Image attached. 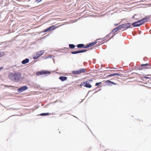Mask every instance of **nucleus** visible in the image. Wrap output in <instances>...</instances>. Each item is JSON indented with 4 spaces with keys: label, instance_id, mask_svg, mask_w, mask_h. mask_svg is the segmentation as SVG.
I'll use <instances>...</instances> for the list:
<instances>
[{
    "label": "nucleus",
    "instance_id": "obj_18",
    "mask_svg": "<svg viewBox=\"0 0 151 151\" xmlns=\"http://www.w3.org/2000/svg\"><path fill=\"white\" fill-rule=\"evenodd\" d=\"M69 48L71 49H73L75 47V45L73 44H69Z\"/></svg>",
    "mask_w": 151,
    "mask_h": 151
},
{
    "label": "nucleus",
    "instance_id": "obj_1",
    "mask_svg": "<svg viewBox=\"0 0 151 151\" xmlns=\"http://www.w3.org/2000/svg\"><path fill=\"white\" fill-rule=\"evenodd\" d=\"M9 78L12 81L14 82H17L19 81L21 79H22V78L21 74L20 73H11L9 75Z\"/></svg>",
    "mask_w": 151,
    "mask_h": 151
},
{
    "label": "nucleus",
    "instance_id": "obj_37",
    "mask_svg": "<svg viewBox=\"0 0 151 151\" xmlns=\"http://www.w3.org/2000/svg\"><path fill=\"white\" fill-rule=\"evenodd\" d=\"M42 0H36L35 2L39 3Z\"/></svg>",
    "mask_w": 151,
    "mask_h": 151
},
{
    "label": "nucleus",
    "instance_id": "obj_44",
    "mask_svg": "<svg viewBox=\"0 0 151 151\" xmlns=\"http://www.w3.org/2000/svg\"><path fill=\"white\" fill-rule=\"evenodd\" d=\"M118 24H114V25H115V26H116L118 25Z\"/></svg>",
    "mask_w": 151,
    "mask_h": 151
},
{
    "label": "nucleus",
    "instance_id": "obj_51",
    "mask_svg": "<svg viewBox=\"0 0 151 151\" xmlns=\"http://www.w3.org/2000/svg\"><path fill=\"white\" fill-rule=\"evenodd\" d=\"M65 49H68V48H67L66 47H65Z\"/></svg>",
    "mask_w": 151,
    "mask_h": 151
},
{
    "label": "nucleus",
    "instance_id": "obj_43",
    "mask_svg": "<svg viewBox=\"0 0 151 151\" xmlns=\"http://www.w3.org/2000/svg\"><path fill=\"white\" fill-rule=\"evenodd\" d=\"M136 15V14H135L134 15V16H133L132 17V19L134 18V16H135Z\"/></svg>",
    "mask_w": 151,
    "mask_h": 151
},
{
    "label": "nucleus",
    "instance_id": "obj_54",
    "mask_svg": "<svg viewBox=\"0 0 151 151\" xmlns=\"http://www.w3.org/2000/svg\"><path fill=\"white\" fill-rule=\"evenodd\" d=\"M28 7H29V6H28Z\"/></svg>",
    "mask_w": 151,
    "mask_h": 151
},
{
    "label": "nucleus",
    "instance_id": "obj_30",
    "mask_svg": "<svg viewBox=\"0 0 151 151\" xmlns=\"http://www.w3.org/2000/svg\"><path fill=\"white\" fill-rule=\"evenodd\" d=\"M141 65H142V66H149V63H146V64H142Z\"/></svg>",
    "mask_w": 151,
    "mask_h": 151
},
{
    "label": "nucleus",
    "instance_id": "obj_52",
    "mask_svg": "<svg viewBox=\"0 0 151 151\" xmlns=\"http://www.w3.org/2000/svg\"><path fill=\"white\" fill-rule=\"evenodd\" d=\"M49 34H48V35H47V36H49Z\"/></svg>",
    "mask_w": 151,
    "mask_h": 151
},
{
    "label": "nucleus",
    "instance_id": "obj_21",
    "mask_svg": "<svg viewBox=\"0 0 151 151\" xmlns=\"http://www.w3.org/2000/svg\"><path fill=\"white\" fill-rule=\"evenodd\" d=\"M39 54L40 56H41L44 52V51H40L37 52Z\"/></svg>",
    "mask_w": 151,
    "mask_h": 151
},
{
    "label": "nucleus",
    "instance_id": "obj_12",
    "mask_svg": "<svg viewBox=\"0 0 151 151\" xmlns=\"http://www.w3.org/2000/svg\"><path fill=\"white\" fill-rule=\"evenodd\" d=\"M29 61V59L28 58H27L25 59H24L22 61L21 63L22 64H25L28 63Z\"/></svg>",
    "mask_w": 151,
    "mask_h": 151
},
{
    "label": "nucleus",
    "instance_id": "obj_19",
    "mask_svg": "<svg viewBox=\"0 0 151 151\" xmlns=\"http://www.w3.org/2000/svg\"><path fill=\"white\" fill-rule=\"evenodd\" d=\"M88 50H85V49H83L82 50H78V53H83L85 52H86Z\"/></svg>",
    "mask_w": 151,
    "mask_h": 151
},
{
    "label": "nucleus",
    "instance_id": "obj_17",
    "mask_svg": "<svg viewBox=\"0 0 151 151\" xmlns=\"http://www.w3.org/2000/svg\"><path fill=\"white\" fill-rule=\"evenodd\" d=\"M50 114L49 113H42L39 114L41 116H48Z\"/></svg>",
    "mask_w": 151,
    "mask_h": 151
},
{
    "label": "nucleus",
    "instance_id": "obj_14",
    "mask_svg": "<svg viewBox=\"0 0 151 151\" xmlns=\"http://www.w3.org/2000/svg\"><path fill=\"white\" fill-rule=\"evenodd\" d=\"M97 40H96L94 41V42L89 43L88 44L90 46V47L94 45H95L97 43Z\"/></svg>",
    "mask_w": 151,
    "mask_h": 151
},
{
    "label": "nucleus",
    "instance_id": "obj_38",
    "mask_svg": "<svg viewBox=\"0 0 151 151\" xmlns=\"http://www.w3.org/2000/svg\"><path fill=\"white\" fill-rule=\"evenodd\" d=\"M110 35H111V34H110V33L109 34H108V35H106L105 37L106 38V37H109L110 36Z\"/></svg>",
    "mask_w": 151,
    "mask_h": 151
},
{
    "label": "nucleus",
    "instance_id": "obj_31",
    "mask_svg": "<svg viewBox=\"0 0 151 151\" xmlns=\"http://www.w3.org/2000/svg\"><path fill=\"white\" fill-rule=\"evenodd\" d=\"M115 76H122V74L121 73H115Z\"/></svg>",
    "mask_w": 151,
    "mask_h": 151
},
{
    "label": "nucleus",
    "instance_id": "obj_29",
    "mask_svg": "<svg viewBox=\"0 0 151 151\" xmlns=\"http://www.w3.org/2000/svg\"><path fill=\"white\" fill-rule=\"evenodd\" d=\"M106 38L105 37L104 38H102V39H101V38L99 39H98L97 40H102V41H104L105 40H106Z\"/></svg>",
    "mask_w": 151,
    "mask_h": 151
},
{
    "label": "nucleus",
    "instance_id": "obj_20",
    "mask_svg": "<svg viewBox=\"0 0 151 151\" xmlns=\"http://www.w3.org/2000/svg\"><path fill=\"white\" fill-rule=\"evenodd\" d=\"M71 53L73 54H76L79 53L78 50L73 51L71 52Z\"/></svg>",
    "mask_w": 151,
    "mask_h": 151
},
{
    "label": "nucleus",
    "instance_id": "obj_13",
    "mask_svg": "<svg viewBox=\"0 0 151 151\" xmlns=\"http://www.w3.org/2000/svg\"><path fill=\"white\" fill-rule=\"evenodd\" d=\"M88 81L85 82L84 86L87 88H91L92 87V86L88 82Z\"/></svg>",
    "mask_w": 151,
    "mask_h": 151
},
{
    "label": "nucleus",
    "instance_id": "obj_35",
    "mask_svg": "<svg viewBox=\"0 0 151 151\" xmlns=\"http://www.w3.org/2000/svg\"><path fill=\"white\" fill-rule=\"evenodd\" d=\"M48 31V29L47 28V29H45V30H44L43 32V33L45 32Z\"/></svg>",
    "mask_w": 151,
    "mask_h": 151
},
{
    "label": "nucleus",
    "instance_id": "obj_33",
    "mask_svg": "<svg viewBox=\"0 0 151 151\" xmlns=\"http://www.w3.org/2000/svg\"><path fill=\"white\" fill-rule=\"evenodd\" d=\"M143 78H146V79H150V78L149 77H147V76H144L143 77Z\"/></svg>",
    "mask_w": 151,
    "mask_h": 151
},
{
    "label": "nucleus",
    "instance_id": "obj_34",
    "mask_svg": "<svg viewBox=\"0 0 151 151\" xmlns=\"http://www.w3.org/2000/svg\"><path fill=\"white\" fill-rule=\"evenodd\" d=\"M48 31V29L47 28V29H45V30H44L43 32V33L45 32Z\"/></svg>",
    "mask_w": 151,
    "mask_h": 151
},
{
    "label": "nucleus",
    "instance_id": "obj_27",
    "mask_svg": "<svg viewBox=\"0 0 151 151\" xmlns=\"http://www.w3.org/2000/svg\"><path fill=\"white\" fill-rule=\"evenodd\" d=\"M101 82H99L98 83H96L95 86H99L100 84L101 83Z\"/></svg>",
    "mask_w": 151,
    "mask_h": 151
},
{
    "label": "nucleus",
    "instance_id": "obj_22",
    "mask_svg": "<svg viewBox=\"0 0 151 151\" xmlns=\"http://www.w3.org/2000/svg\"><path fill=\"white\" fill-rule=\"evenodd\" d=\"M115 76V73H114L113 74H111L110 75H108L106 77L107 78H109L110 77H111V76Z\"/></svg>",
    "mask_w": 151,
    "mask_h": 151
},
{
    "label": "nucleus",
    "instance_id": "obj_47",
    "mask_svg": "<svg viewBox=\"0 0 151 151\" xmlns=\"http://www.w3.org/2000/svg\"><path fill=\"white\" fill-rule=\"evenodd\" d=\"M96 90V88H95L93 90V91Z\"/></svg>",
    "mask_w": 151,
    "mask_h": 151
},
{
    "label": "nucleus",
    "instance_id": "obj_32",
    "mask_svg": "<svg viewBox=\"0 0 151 151\" xmlns=\"http://www.w3.org/2000/svg\"><path fill=\"white\" fill-rule=\"evenodd\" d=\"M143 67H142V65H141V66L139 67V68H138L139 70H142L143 69Z\"/></svg>",
    "mask_w": 151,
    "mask_h": 151
},
{
    "label": "nucleus",
    "instance_id": "obj_8",
    "mask_svg": "<svg viewBox=\"0 0 151 151\" xmlns=\"http://www.w3.org/2000/svg\"><path fill=\"white\" fill-rule=\"evenodd\" d=\"M148 18L147 16L145 17L142 19L139 20V22H140L141 25H142L145 23V22L148 19Z\"/></svg>",
    "mask_w": 151,
    "mask_h": 151
},
{
    "label": "nucleus",
    "instance_id": "obj_48",
    "mask_svg": "<svg viewBox=\"0 0 151 151\" xmlns=\"http://www.w3.org/2000/svg\"><path fill=\"white\" fill-rule=\"evenodd\" d=\"M91 91H89L88 92V94Z\"/></svg>",
    "mask_w": 151,
    "mask_h": 151
},
{
    "label": "nucleus",
    "instance_id": "obj_7",
    "mask_svg": "<svg viewBox=\"0 0 151 151\" xmlns=\"http://www.w3.org/2000/svg\"><path fill=\"white\" fill-rule=\"evenodd\" d=\"M132 25H133L134 27H139L141 25L140 22H139V20L134 22L132 23H131V26Z\"/></svg>",
    "mask_w": 151,
    "mask_h": 151
},
{
    "label": "nucleus",
    "instance_id": "obj_36",
    "mask_svg": "<svg viewBox=\"0 0 151 151\" xmlns=\"http://www.w3.org/2000/svg\"><path fill=\"white\" fill-rule=\"evenodd\" d=\"M115 35V34H114V35H113L111 37L110 39H109V40H107L106 41V42L108 41H109V40H110L111 38H112V37H113Z\"/></svg>",
    "mask_w": 151,
    "mask_h": 151
},
{
    "label": "nucleus",
    "instance_id": "obj_11",
    "mask_svg": "<svg viewBox=\"0 0 151 151\" xmlns=\"http://www.w3.org/2000/svg\"><path fill=\"white\" fill-rule=\"evenodd\" d=\"M59 79L62 81H64L67 79V77L65 76H60Z\"/></svg>",
    "mask_w": 151,
    "mask_h": 151
},
{
    "label": "nucleus",
    "instance_id": "obj_46",
    "mask_svg": "<svg viewBox=\"0 0 151 151\" xmlns=\"http://www.w3.org/2000/svg\"><path fill=\"white\" fill-rule=\"evenodd\" d=\"M13 110L18 109H14V108H13Z\"/></svg>",
    "mask_w": 151,
    "mask_h": 151
},
{
    "label": "nucleus",
    "instance_id": "obj_39",
    "mask_svg": "<svg viewBox=\"0 0 151 151\" xmlns=\"http://www.w3.org/2000/svg\"><path fill=\"white\" fill-rule=\"evenodd\" d=\"M88 81H89V82H88L89 83H91L92 82L93 80L92 79H90L88 80Z\"/></svg>",
    "mask_w": 151,
    "mask_h": 151
},
{
    "label": "nucleus",
    "instance_id": "obj_53",
    "mask_svg": "<svg viewBox=\"0 0 151 151\" xmlns=\"http://www.w3.org/2000/svg\"><path fill=\"white\" fill-rule=\"evenodd\" d=\"M75 116V117H76V118H77V117H76V116Z\"/></svg>",
    "mask_w": 151,
    "mask_h": 151
},
{
    "label": "nucleus",
    "instance_id": "obj_50",
    "mask_svg": "<svg viewBox=\"0 0 151 151\" xmlns=\"http://www.w3.org/2000/svg\"><path fill=\"white\" fill-rule=\"evenodd\" d=\"M42 33V32H40V33H39V34H41Z\"/></svg>",
    "mask_w": 151,
    "mask_h": 151
},
{
    "label": "nucleus",
    "instance_id": "obj_9",
    "mask_svg": "<svg viewBox=\"0 0 151 151\" xmlns=\"http://www.w3.org/2000/svg\"><path fill=\"white\" fill-rule=\"evenodd\" d=\"M40 56L39 54L37 52L35 53L33 55V58L34 59H36L38 58Z\"/></svg>",
    "mask_w": 151,
    "mask_h": 151
},
{
    "label": "nucleus",
    "instance_id": "obj_42",
    "mask_svg": "<svg viewBox=\"0 0 151 151\" xmlns=\"http://www.w3.org/2000/svg\"><path fill=\"white\" fill-rule=\"evenodd\" d=\"M3 68V67H0V71L2 70Z\"/></svg>",
    "mask_w": 151,
    "mask_h": 151
},
{
    "label": "nucleus",
    "instance_id": "obj_45",
    "mask_svg": "<svg viewBox=\"0 0 151 151\" xmlns=\"http://www.w3.org/2000/svg\"><path fill=\"white\" fill-rule=\"evenodd\" d=\"M57 101H55V102H53L52 103H56V102H57Z\"/></svg>",
    "mask_w": 151,
    "mask_h": 151
},
{
    "label": "nucleus",
    "instance_id": "obj_5",
    "mask_svg": "<svg viewBox=\"0 0 151 151\" xmlns=\"http://www.w3.org/2000/svg\"><path fill=\"white\" fill-rule=\"evenodd\" d=\"M28 88V87L26 86H24L20 87L17 89V91L19 93H21L25 91Z\"/></svg>",
    "mask_w": 151,
    "mask_h": 151
},
{
    "label": "nucleus",
    "instance_id": "obj_16",
    "mask_svg": "<svg viewBox=\"0 0 151 151\" xmlns=\"http://www.w3.org/2000/svg\"><path fill=\"white\" fill-rule=\"evenodd\" d=\"M48 31H50L51 30H53L55 29V26L54 25H52V26H50L47 28Z\"/></svg>",
    "mask_w": 151,
    "mask_h": 151
},
{
    "label": "nucleus",
    "instance_id": "obj_6",
    "mask_svg": "<svg viewBox=\"0 0 151 151\" xmlns=\"http://www.w3.org/2000/svg\"><path fill=\"white\" fill-rule=\"evenodd\" d=\"M120 25L118 26L117 27L114 28L112 30L111 32H110V34H113L114 33L116 32L119 30L121 29V27Z\"/></svg>",
    "mask_w": 151,
    "mask_h": 151
},
{
    "label": "nucleus",
    "instance_id": "obj_2",
    "mask_svg": "<svg viewBox=\"0 0 151 151\" xmlns=\"http://www.w3.org/2000/svg\"><path fill=\"white\" fill-rule=\"evenodd\" d=\"M51 74V72L48 70H42L38 71L36 72V74L37 76H39L42 75H45L47 76Z\"/></svg>",
    "mask_w": 151,
    "mask_h": 151
},
{
    "label": "nucleus",
    "instance_id": "obj_15",
    "mask_svg": "<svg viewBox=\"0 0 151 151\" xmlns=\"http://www.w3.org/2000/svg\"><path fill=\"white\" fill-rule=\"evenodd\" d=\"M76 46L79 48H83L84 46V44H79L77 45Z\"/></svg>",
    "mask_w": 151,
    "mask_h": 151
},
{
    "label": "nucleus",
    "instance_id": "obj_3",
    "mask_svg": "<svg viewBox=\"0 0 151 151\" xmlns=\"http://www.w3.org/2000/svg\"><path fill=\"white\" fill-rule=\"evenodd\" d=\"M86 71V69L83 68L80 69L79 70H73L72 71V73L73 74L78 75L81 73H84Z\"/></svg>",
    "mask_w": 151,
    "mask_h": 151
},
{
    "label": "nucleus",
    "instance_id": "obj_26",
    "mask_svg": "<svg viewBox=\"0 0 151 151\" xmlns=\"http://www.w3.org/2000/svg\"><path fill=\"white\" fill-rule=\"evenodd\" d=\"M4 86L5 87H14L15 88V86H8L7 85H4Z\"/></svg>",
    "mask_w": 151,
    "mask_h": 151
},
{
    "label": "nucleus",
    "instance_id": "obj_41",
    "mask_svg": "<svg viewBox=\"0 0 151 151\" xmlns=\"http://www.w3.org/2000/svg\"><path fill=\"white\" fill-rule=\"evenodd\" d=\"M109 71H113V72H117L118 71L117 70H109Z\"/></svg>",
    "mask_w": 151,
    "mask_h": 151
},
{
    "label": "nucleus",
    "instance_id": "obj_28",
    "mask_svg": "<svg viewBox=\"0 0 151 151\" xmlns=\"http://www.w3.org/2000/svg\"><path fill=\"white\" fill-rule=\"evenodd\" d=\"M85 82L81 83V84L78 86H81L83 85H84V86H85Z\"/></svg>",
    "mask_w": 151,
    "mask_h": 151
},
{
    "label": "nucleus",
    "instance_id": "obj_23",
    "mask_svg": "<svg viewBox=\"0 0 151 151\" xmlns=\"http://www.w3.org/2000/svg\"><path fill=\"white\" fill-rule=\"evenodd\" d=\"M5 54L4 52H0V57L3 56Z\"/></svg>",
    "mask_w": 151,
    "mask_h": 151
},
{
    "label": "nucleus",
    "instance_id": "obj_25",
    "mask_svg": "<svg viewBox=\"0 0 151 151\" xmlns=\"http://www.w3.org/2000/svg\"><path fill=\"white\" fill-rule=\"evenodd\" d=\"M53 57H54V56L53 55H50L48 57H46V58H45V59H47V58H53Z\"/></svg>",
    "mask_w": 151,
    "mask_h": 151
},
{
    "label": "nucleus",
    "instance_id": "obj_49",
    "mask_svg": "<svg viewBox=\"0 0 151 151\" xmlns=\"http://www.w3.org/2000/svg\"><path fill=\"white\" fill-rule=\"evenodd\" d=\"M108 68H109V67H107V68H106V69H108Z\"/></svg>",
    "mask_w": 151,
    "mask_h": 151
},
{
    "label": "nucleus",
    "instance_id": "obj_4",
    "mask_svg": "<svg viewBox=\"0 0 151 151\" xmlns=\"http://www.w3.org/2000/svg\"><path fill=\"white\" fill-rule=\"evenodd\" d=\"M121 26V28L124 29V30L130 27H131V23H127L124 24H122L120 25Z\"/></svg>",
    "mask_w": 151,
    "mask_h": 151
},
{
    "label": "nucleus",
    "instance_id": "obj_10",
    "mask_svg": "<svg viewBox=\"0 0 151 151\" xmlns=\"http://www.w3.org/2000/svg\"><path fill=\"white\" fill-rule=\"evenodd\" d=\"M105 83H107V85H108V86H110V83H112V84H114V85H116V83L114 82H113L112 81H110V80H107L105 82ZM111 85H110V86H111Z\"/></svg>",
    "mask_w": 151,
    "mask_h": 151
},
{
    "label": "nucleus",
    "instance_id": "obj_40",
    "mask_svg": "<svg viewBox=\"0 0 151 151\" xmlns=\"http://www.w3.org/2000/svg\"><path fill=\"white\" fill-rule=\"evenodd\" d=\"M142 67H143V68H146V69H147V68H147L146 67V66H142Z\"/></svg>",
    "mask_w": 151,
    "mask_h": 151
},
{
    "label": "nucleus",
    "instance_id": "obj_24",
    "mask_svg": "<svg viewBox=\"0 0 151 151\" xmlns=\"http://www.w3.org/2000/svg\"><path fill=\"white\" fill-rule=\"evenodd\" d=\"M90 47L88 44H87V45L85 46V45H84V48H83L84 49H86V48H87L88 47Z\"/></svg>",
    "mask_w": 151,
    "mask_h": 151
},
{
    "label": "nucleus",
    "instance_id": "obj_55",
    "mask_svg": "<svg viewBox=\"0 0 151 151\" xmlns=\"http://www.w3.org/2000/svg\"><path fill=\"white\" fill-rule=\"evenodd\" d=\"M150 16H151V15H150Z\"/></svg>",
    "mask_w": 151,
    "mask_h": 151
}]
</instances>
